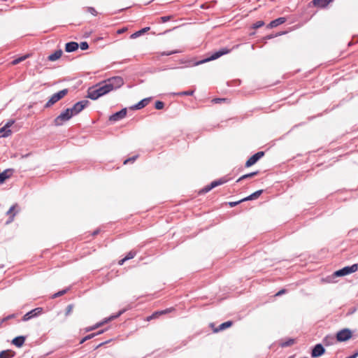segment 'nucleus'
<instances>
[{"mask_svg":"<svg viewBox=\"0 0 358 358\" xmlns=\"http://www.w3.org/2000/svg\"><path fill=\"white\" fill-rule=\"evenodd\" d=\"M110 92L105 81L96 85L94 87L90 88L87 92V97L96 100L100 96Z\"/></svg>","mask_w":358,"mask_h":358,"instance_id":"obj_1","label":"nucleus"},{"mask_svg":"<svg viewBox=\"0 0 358 358\" xmlns=\"http://www.w3.org/2000/svg\"><path fill=\"white\" fill-rule=\"evenodd\" d=\"M110 91L120 88L124 85V80L120 76H114L104 80Z\"/></svg>","mask_w":358,"mask_h":358,"instance_id":"obj_2","label":"nucleus"},{"mask_svg":"<svg viewBox=\"0 0 358 358\" xmlns=\"http://www.w3.org/2000/svg\"><path fill=\"white\" fill-rule=\"evenodd\" d=\"M69 90L67 89H64L57 93H55L51 96V97L49 99V100L47 101V103L45 105V108H50L52 105H54L55 103L59 101L60 99H62L63 97H64L68 94Z\"/></svg>","mask_w":358,"mask_h":358,"instance_id":"obj_3","label":"nucleus"},{"mask_svg":"<svg viewBox=\"0 0 358 358\" xmlns=\"http://www.w3.org/2000/svg\"><path fill=\"white\" fill-rule=\"evenodd\" d=\"M73 116V115L69 108H66L54 120V123L56 126H61L64 122L69 120Z\"/></svg>","mask_w":358,"mask_h":358,"instance_id":"obj_4","label":"nucleus"},{"mask_svg":"<svg viewBox=\"0 0 358 358\" xmlns=\"http://www.w3.org/2000/svg\"><path fill=\"white\" fill-rule=\"evenodd\" d=\"M357 270H358V264H352V266H345L343 268H341L338 271H336L334 273V275L336 276H344V275L355 273Z\"/></svg>","mask_w":358,"mask_h":358,"instance_id":"obj_5","label":"nucleus"},{"mask_svg":"<svg viewBox=\"0 0 358 358\" xmlns=\"http://www.w3.org/2000/svg\"><path fill=\"white\" fill-rule=\"evenodd\" d=\"M352 332L349 329H343L336 334V340L339 342H344L352 338Z\"/></svg>","mask_w":358,"mask_h":358,"instance_id":"obj_6","label":"nucleus"},{"mask_svg":"<svg viewBox=\"0 0 358 358\" xmlns=\"http://www.w3.org/2000/svg\"><path fill=\"white\" fill-rule=\"evenodd\" d=\"M89 103V101L83 100L76 103L72 108H70L69 110L72 113L73 115H76L80 112H81Z\"/></svg>","mask_w":358,"mask_h":358,"instance_id":"obj_7","label":"nucleus"},{"mask_svg":"<svg viewBox=\"0 0 358 358\" xmlns=\"http://www.w3.org/2000/svg\"><path fill=\"white\" fill-rule=\"evenodd\" d=\"M227 182V180H226L224 178H220L219 180H214L210 185H206L201 190H200L199 193L200 194H206V193L208 192L209 191H210L212 189H213L219 185H223Z\"/></svg>","mask_w":358,"mask_h":358,"instance_id":"obj_8","label":"nucleus"},{"mask_svg":"<svg viewBox=\"0 0 358 358\" xmlns=\"http://www.w3.org/2000/svg\"><path fill=\"white\" fill-rule=\"evenodd\" d=\"M230 51H231V50L228 49L227 48H222V49H220V50L213 52L210 55V57H208V58H207V59H204L203 61H201L200 63H203V62H208V61L217 59L219 57H220L221 56L229 53ZM198 64H199V62Z\"/></svg>","mask_w":358,"mask_h":358,"instance_id":"obj_9","label":"nucleus"},{"mask_svg":"<svg viewBox=\"0 0 358 358\" xmlns=\"http://www.w3.org/2000/svg\"><path fill=\"white\" fill-rule=\"evenodd\" d=\"M43 312V308L38 307L36 308L29 312L27 313L23 317H22V321H28L34 317H36L37 316L41 315Z\"/></svg>","mask_w":358,"mask_h":358,"instance_id":"obj_10","label":"nucleus"},{"mask_svg":"<svg viewBox=\"0 0 358 358\" xmlns=\"http://www.w3.org/2000/svg\"><path fill=\"white\" fill-rule=\"evenodd\" d=\"M127 113V108H122L120 111L116 112V113H113V115H111L109 117V120L110 122H117V121L121 120L126 117Z\"/></svg>","mask_w":358,"mask_h":358,"instance_id":"obj_11","label":"nucleus"},{"mask_svg":"<svg viewBox=\"0 0 358 358\" xmlns=\"http://www.w3.org/2000/svg\"><path fill=\"white\" fill-rule=\"evenodd\" d=\"M264 155V152L259 151L250 157L245 162V167H250L254 165L258 160H259Z\"/></svg>","mask_w":358,"mask_h":358,"instance_id":"obj_12","label":"nucleus"},{"mask_svg":"<svg viewBox=\"0 0 358 358\" xmlns=\"http://www.w3.org/2000/svg\"><path fill=\"white\" fill-rule=\"evenodd\" d=\"M325 352V350L322 344H317L313 348L311 357H318L322 356Z\"/></svg>","mask_w":358,"mask_h":358,"instance_id":"obj_13","label":"nucleus"},{"mask_svg":"<svg viewBox=\"0 0 358 358\" xmlns=\"http://www.w3.org/2000/svg\"><path fill=\"white\" fill-rule=\"evenodd\" d=\"M14 173V169H7L0 173V184L3 183L6 180L10 178Z\"/></svg>","mask_w":358,"mask_h":358,"instance_id":"obj_14","label":"nucleus"},{"mask_svg":"<svg viewBox=\"0 0 358 358\" xmlns=\"http://www.w3.org/2000/svg\"><path fill=\"white\" fill-rule=\"evenodd\" d=\"M15 123L14 120H10L8 122L6 123V124L1 128L0 129H3V131L1 134V137H8L11 134V130L9 128Z\"/></svg>","mask_w":358,"mask_h":358,"instance_id":"obj_15","label":"nucleus"},{"mask_svg":"<svg viewBox=\"0 0 358 358\" xmlns=\"http://www.w3.org/2000/svg\"><path fill=\"white\" fill-rule=\"evenodd\" d=\"M333 0H313L309 3V6L313 5V6L323 8H325Z\"/></svg>","mask_w":358,"mask_h":358,"instance_id":"obj_16","label":"nucleus"},{"mask_svg":"<svg viewBox=\"0 0 358 358\" xmlns=\"http://www.w3.org/2000/svg\"><path fill=\"white\" fill-rule=\"evenodd\" d=\"M286 22V18L284 17H278L274 20H272L268 25V28H274Z\"/></svg>","mask_w":358,"mask_h":358,"instance_id":"obj_17","label":"nucleus"},{"mask_svg":"<svg viewBox=\"0 0 358 358\" xmlns=\"http://www.w3.org/2000/svg\"><path fill=\"white\" fill-rule=\"evenodd\" d=\"M171 310H172V308H166L163 310L156 311V312L153 313L150 316H149L147 320L149 321L150 320L156 319V318L159 317L160 315H164V314L171 312Z\"/></svg>","mask_w":358,"mask_h":358,"instance_id":"obj_18","label":"nucleus"},{"mask_svg":"<svg viewBox=\"0 0 358 358\" xmlns=\"http://www.w3.org/2000/svg\"><path fill=\"white\" fill-rule=\"evenodd\" d=\"M78 48H79V45L78 43L73 42V41L69 42V43H66L65 51L67 52H72L77 50L78 49Z\"/></svg>","mask_w":358,"mask_h":358,"instance_id":"obj_19","label":"nucleus"},{"mask_svg":"<svg viewBox=\"0 0 358 358\" xmlns=\"http://www.w3.org/2000/svg\"><path fill=\"white\" fill-rule=\"evenodd\" d=\"M150 101V98H145L140 101L138 103L131 107L132 109L139 110L146 106Z\"/></svg>","mask_w":358,"mask_h":358,"instance_id":"obj_20","label":"nucleus"},{"mask_svg":"<svg viewBox=\"0 0 358 358\" xmlns=\"http://www.w3.org/2000/svg\"><path fill=\"white\" fill-rule=\"evenodd\" d=\"M15 355V352L10 350H3L0 352V358H12Z\"/></svg>","mask_w":358,"mask_h":358,"instance_id":"obj_21","label":"nucleus"},{"mask_svg":"<svg viewBox=\"0 0 358 358\" xmlns=\"http://www.w3.org/2000/svg\"><path fill=\"white\" fill-rule=\"evenodd\" d=\"M62 55V50H56L54 53L48 56V60L54 62L59 59Z\"/></svg>","mask_w":358,"mask_h":358,"instance_id":"obj_22","label":"nucleus"},{"mask_svg":"<svg viewBox=\"0 0 358 358\" xmlns=\"http://www.w3.org/2000/svg\"><path fill=\"white\" fill-rule=\"evenodd\" d=\"M24 341H25V337L22 336H20L15 337L12 341V343L13 345H15V346L20 348V347H21L24 344Z\"/></svg>","mask_w":358,"mask_h":358,"instance_id":"obj_23","label":"nucleus"},{"mask_svg":"<svg viewBox=\"0 0 358 358\" xmlns=\"http://www.w3.org/2000/svg\"><path fill=\"white\" fill-rule=\"evenodd\" d=\"M262 192H263V190H262V189L256 191L255 192L252 193L250 196L241 199V201H245L256 199L262 194Z\"/></svg>","mask_w":358,"mask_h":358,"instance_id":"obj_24","label":"nucleus"},{"mask_svg":"<svg viewBox=\"0 0 358 358\" xmlns=\"http://www.w3.org/2000/svg\"><path fill=\"white\" fill-rule=\"evenodd\" d=\"M233 324V322L231 321H227L225 322H223L222 324H220L217 329H215V332H217L220 331H222L224 329H226L229 327H230Z\"/></svg>","mask_w":358,"mask_h":358,"instance_id":"obj_25","label":"nucleus"},{"mask_svg":"<svg viewBox=\"0 0 358 358\" xmlns=\"http://www.w3.org/2000/svg\"><path fill=\"white\" fill-rule=\"evenodd\" d=\"M124 312V310H121L120 311L117 315H113V316H111L110 317H109L108 320H106V321L103 322H107L108 320H113V319H115V318H117L119 316H120ZM103 324V322L101 323H98L96 324V325H94V327H91L90 329V330H94L96 328H98L99 327H100L101 324Z\"/></svg>","mask_w":358,"mask_h":358,"instance_id":"obj_26","label":"nucleus"},{"mask_svg":"<svg viewBox=\"0 0 358 358\" xmlns=\"http://www.w3.org/2000/svg\"><path fill=\"white\" fill-rule=\"evenodd\" d=\"M294 343H295L294 339L288 338V339H286L285 341H281L280 345L282 348H286V347L291 346V345H294Z\"/></svg>","mask_w":358,"mask_h":358,"instance_id":"obj_27","label":"nucleus"},{"mask_svg":"<svg viewBox=\"0 0 358 358\" xmlns=\"http://www.w3.org/2000/svg\"><path fill=\"white\" fill-rule=\"evenodd\" d=\"M150 30V27H145L139 31H136L135 33L132 34L131 35V38H136L140 36H141L143 34H144L145 32H146L147 31Z\"/></svg>","mask_w":358,"mask_h":358,"instance_id":"obj_28","label":"nucleus"},{"mask_svg":"<svg viewBox=\"0 0 358 358\" xmlns=\"http://www.w3.org/2000/svg\"><path fill=\"white\" fill-rule=\"evenodd\" d=\"M16 206H17V204L13 205L10 208V209L8 210V212L6 213L7 215H10V219L7 222V223H9L13 220V218L15 215V213H13V211L14 210V209L15 208Z\"/></svg>","mask_w":358,"mask_h":358,"instance_id":"obj_29","label":"nucleus"},{"mask_svg":"<svg viewBox=\"0 0 358 358\" xmlns=\"http://www.w3.org/2000/svg\"><path fill=\"white\" fill-rule=\"evenodd\" d=\"M258 171H255V172H252V173H248V174H245L243 176H242L241 177H240L237 180H236V182H238L244 179H248V178H250L255 176H257L258 174Z\"/></svg>","mask_w":358,"mask_h":358,"instance_id":"obj_30","label":"nucleus"},{"mask_svg":"<svg viewBox=\"0 0 358 358\" xmlns=\"http://www.w3.org/2000/svg\"><path fill=\"white\" fill-rule=\"evenodd\" d=\"M181 51L178 50H172V51H164V52H160L159 55L161 56H169V55H171L173 54L179 53Z\"/></svg>","mask_w":358,"mask_h":358,"instance_id":"obj_31","label":"nucleus"},{"mask_svg":"<svg viewBox=\"0 0 358 358\" xmlns=\"http://www.w3.org/2000/svg\"><path fill=\"white\" fill-rule=\"evenodd\" d=\"M194 90L182 91L175 94L178 96H192L194 94Z\"/></svg>","mask_w":358,"mask_h":358,"instance_id":"obj_32","label":"nucleus"},{"mask_svg":"<svg viewBox=\"0 0 358 358\" xmlns=\"http://www.w3.org/2000/svg\"><path fill=\"white\" fill-rule=\"evenodd\" d=\"M136 255V252L134 250H131L129 252L127 255L124 257V260H129L133 259Z\"/></svg>","mask_w":358,"mask_h":358,"instance_id":"obj_33","label":"nucleus"},{"mask_svg":"<svg viewBox=\"0 0 358 358\" xmlns=\"http://www.w3.org/2000/svg\"><path fill=\"white\" fill-rule=\"evenodd\" d=\"M27 57H28V55H24L22 57H20L19 58L14 59L11 63L13 65H16V64L20 63L21 62L24 61Z\"/></svg>","mask_w":358,"mask_h":358,"instance_id":"obj_34","label":"nucleus"},{"mask_svg":"<svg viewBox=\"0 0 358 358\" xmlns=\"http://www.w3.org/2000/svg\"><path fill=\"white\" fill-rule=\"evenodd\" d=\"M264 25V21L262 20H259L257 22H256L255 23H254L252 26V29H258V28H260L262 27H263Z\"/></svg>","mask_w":358,"mask_h":358,"instance_id":"obj_35","label":"nucleus"},{"mask_svg":"<svg viewBox=\"0 0 358 358\" xmlns=\"http://www.w3.org/2000/svg\"><path fill=\"white\" fill-rule=\"evenodd\" d=\"M155 107L157 110H161L164 107V103L161 101H157L155 103Z\"/></svg>","mask_w":358,"mask_h":358,"instance_id":"obj_36","label":"nucleus"},{"mask_svg":"<svg viewBox=\"0 0 358 358\" xmlns=\"http://www.w3.org/2000/svg\"><path fill=\"white\" fill-rule=\"evenodd\" d=\"M67 290H68V289H63V290H62V291H59V292H57V293L54 294L52 295V299H55V298H57V297H59V296H62V295H64V294H66V293Z\"/></svg>","mask_w":358,"mask_h":358,"instance_id":"obj_37","label":"nucleus"},{"mask_svg":"<svg viewBox=\"0 0 358 358\" xmlns=\"http://www.w3.org/2000/svg\"><path fill=\"white\" fill-rule=\"evenodd\" d=\"M173 18V15H166V16H162L160 17V22L162 23H165L169 20H171Z\"/></svg>","mask_w":358,"mask_h":358,"instance_id":"obj_38","label":"nucleus"},{"mask_svg":"<svg viewBox=\"0 0 358 358\" xmlns=\"http://www.w3.org/2000/svg\"><path fill=\"white\" fill-rule=\"evenodd\" d=\"M79 47L80 48L81 50H86L88 49L89 45H88L87 42L83 41V42L80 43V44L79 45Z\"/></svg>","mask_w":358,"mask_h":358,"instance_id":"obj_39","label":"nucleus"},{"mask_svg":"<svg viewBox=\"0 0 358 358\" xmlns=\"http://www.w3.org/2000/svg\"><path fill=\"white\" fill-rule=\"evenodd\" d=\"M86 10L88 13H91L94 16H96L97 15V11L93 7H87Z\"/></svg>","mask_w":358,"mask_h":358,"instance_id":"obj_40","label":"nucleus"},{"mask_svg":"<svg viewBox=\"0 0 358 358\" xmlns=\"http://www.w3.org/2000/svg\"><path fill=\"white\" fill-rule=\"evenodd\" d=\"M95 334H89L87 336H86L85 337H84L80 342V343H83L84 342H85L86 341L89 340V339H91L93 337L95 336Z\"/></svg>","mask_w":358,"mask_h":358,"instance_id":"obj_41","label":"nucleus"},{"mask_svg":"<svg viewBox=\"0 0 358 358\" xmlns=\"http://www.w3.org/2000/svg\"><path fill=\"white\" fill-rule=\"evenodd\" d=\"M73 308V304L68 305L66 307V315H69L71 313Z\"/></svg>","mask_w":358,"mask_h":358,"instance_id":"obj_42","label":"nucleus"},{"mask_svg":"<svg viewBox=\"0 0 358 358\" xmlns=\"http://www.w3.org/2000/svg\"><path fill=\"white\" fill-rule=\"evenodd\" d=\"M136 158H137V156H134L133 157L129 158L124 161V164H127L129 162H134Z\"/></svg>","mask_w":358,"mask_h":358,"instance_id":"obj_43","label":"nucleus"},{"mask_svg":"<svg viewBox=\"0 0 358 358\" xmlns=\"http://www.w3.org/2000/svg\"><path fill=\"white\" fill-rule=\"evenodd\" d=\"M243 201H234V202H229V204L231 207H234L236 206V205H238V203L243 202Z\"/></svg>","mask_w":358,"mask_h":358,"instance_id":"obj_44","label":"nucleus"},{"mask_svg":"<svg viewBox=\"0 0 358 358\" xmlns=\"http://www.w3.org/2000/svg\"><path fill=\"white\" fill-rule=\"evenodd\" d=\"M285 292H286L285 289H281L278 292L276 293L275 296H280V295L283 294Z\"/></svg>","mask_w":358,"mask_h":358,"instance_id":"obj_45","label":"nucleus"},{"mask_svg":"<svg viewBox=\"0 0 358 358\" xmlns=\"http://www.w3.org/2000/svg\"><path fill=\"white\" fill-rule=\"evenodd\" d=\"M358 356V351H356L351 356L348 357L347 358H356Z\"/></svg>","mask_w":358,"mask_h":358,"instance_id":"obj_46","label":"nucleus"},{"mask_svg":"<svg viewBox=\"0 0 358 358\" xmlns=\"http://www.w3.org/2000/svg\"><path fill=\"white\" fill-rule=\"evenodd\" d=\"M329 339H331L332 340V341H334V337H331V336H327L325 338H324V341L327 342Z\"/></svg>","mask_w":358,"mask_h":358,"instance_id":"obj_47","label":"nucleus"},{"mask_svg":"<svg viewBox=\"0 0 358 358\" xmlns=\"http://www.w3.org/2000/svg\"><path fill=\"white\" fill-rule=\"evenodd\" d=\"M126 261H127V260H124V257L123 259H120V260L119 261L118 264H119L120 265H122V264L124 263V262H126Z\"/></svg>","mask_w":358,"mask_h":358,"instance_id":"obj_48","label":"nucleus"},{"mask_svg":"<svg viewBox=\"0 0 358 358\" xmlns=\"http://www.w3.org/2000/svg\"><path fill=\"white\" fill-rule=\"evenodd\" d=\"M124 31V29H120L117 31L118 34H122Z\"/></svg>","mask_w":358,"mask_h":358,"instance_id":"obj_49","label":"nucleus"},{"mask_svg":"<svg viewBox=\"0 0 358 358\" xmlns=\"http://www.w3.org/2000/svg\"><path fill=\"white\" fill-rule=\"evenodd\" d=\"M273 37H274V36H273V35H268V36H266V39H271V38H273Z\"/></svg>","mask_w":358,"mask_h":358,"instance_id":"obj_50","label":"nucleus"},{"mask_svg":"<svg viewBox=\"0 0 358 358\" xmlns=\"http://www.w3.org/2000/svg\"><path fill=\"white\" fill-rule=\"evenodd\" d=\"M99 234V230H96L93 232V236L97 235Z\"/></svg>","mask_w":358,"mask_h":358,"instance_id":"obj_51","label":"nucleus"},{"mask_svg":"<svg viewBox=\"0 0 358 358\" xmlns=\"http://www.w3.org/2000/svg\"><path fill=\"white\" fill-rule=\"evenodd\" d=\"M13 316H14L13 315H9V316H8L6 318H5L3 320H8V319L12 318V317H13Z\"/></svg>","mask_w":358,"mask_h":358,"instance_id":"obj_52","label":"nucleus"},{"mask_svg":"<svg viewBox=\"0 0 358 358\" xmlns=\"http://www.w3.org/2000/svg\"><path fill=\"white\" fill-rule=\"evenodd\" d=\"M3 131V129H0V136H1Z\"/></svg>","mask_w":358,"mask_h":358,"instance_id":"obj_53","label":"nucleus"},{"mask_svg":"<svg viewBox=\"0 0 358 358\" xmlns=\"http://www.w3.org/2000/svg\"><path fill=\"white\" fill-rule=\"evenodd\" d=\"M103 332V331H99L96 334H102Z\"/></svg>","mask_w":358,"mask_h":358,"instance_id":"obj_54","label":"nucleus"},{"mask_svg":"<svg viewBox=\"0 0 358 358\" xmlns=\"http://www.w3.org/2000/svg\"><path fill=\"white\" fill-rule=\"evenodd\" d=\"M221 100H222V99H215V101H216V102H220V101H221Z\"/></svg>","mask_w":358,"mask_h":358,"instance_id":"obj_55","label":"nucleus"},{"mask_svg":"<svg viewBox=\"0 0 358 358\" xmlns=\"http://www.w3.org/2000/svg\"><path fill=\"white\" fill-rule=\"evenodd\" d=\"M103 344V343H100V344L98 345V347H99V346L102 345Z\"/></svg>","mask_w":358,"mask_h":358,"instance_id":"obj_56","label":"nucleus"},{"mask_svg":"<svg viewBox=\"0 0 358 358\" xmlns=\"http://www.w3.org/2000/svg\"><path fill=\"white\" fill-rule=\"evenodd\" d=\"M347 358V357H346Z\"/></svg>","mask_w":358,"mask_h":358,"instance_id":"obj_57","label":"nucleus"}]
</instances>
